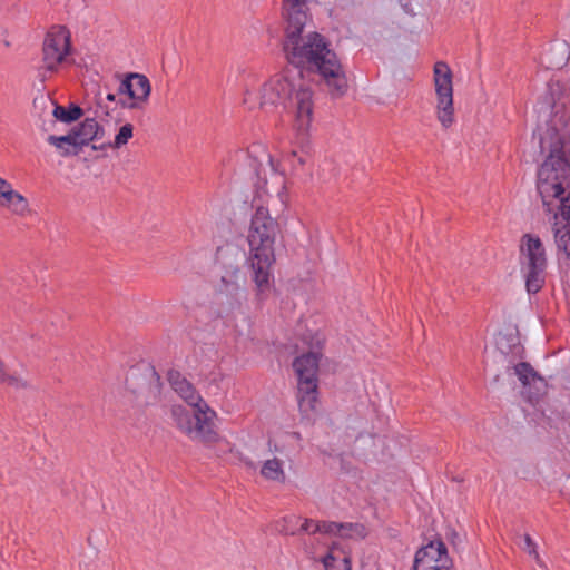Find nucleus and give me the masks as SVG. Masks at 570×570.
Segmentation results:
<instances>
[{
	"mask_svg": "<svg viewBox=\"0 0 570 570\" xmlns=\"http://www.w3.org/2000/svg\"><path fill=\"white\" fill-rule=\"evenodd\" d=\"M306 1H283V17L288 23L284 51L293 66L273 75L258 90H247L244 96L249 109L258 108L266 114L291 102L293 127L299 135L307 134L314 115L313 92L299 67L315 70L332 97H342L347 90L343 67L326 39L317 32L301 36L307 21Z\"/></svg>",
	"mask_w": 570,
	"mask_h": 570,
	"instance_id": "obj_1",
	"label": "nucleus"
},
{
	"mask_svg": "<svg viewBox=\"0 0 570 570\" xmlns=\"http://www.w3.org/2000/svg\"><path fill=\"white\" fill-rule=\"evenodd\" d=\"M540 105V111H552L550 125L547 128L539 126L535 132L541 151H549L537 178V189L548 216L570 209V164L562 153L563 131L570 129V115L563 105L557 104L552 95L546 97Z\"/></svg>",
	"mask_w": 570,
	"mask_h": 570,
	"instance_id": "obj_2",
	"label": "nucleus"
},
{
	"mask_svg": "<svg viewBox=\"0 0 570 570\" xmlns=\"http://www.w3.org/2000/svg\"><path fill=\"white\" fill-rule=\"evenodd\" d=\"M277 232L278 224L271 216L268 208L257 206L247 232V263L261 295L271 288L273 282L272 267L276 261L274 245Z\"/></svg>",
	"mask_w": 570,
	"mask_h": 570,
	"instance_id": "obj_3",
	"label": "nucleus"
},
{
	"mask_svg": "<svg viewBox=\"0 0 570 570\" xmlns=\"http://www.w3.org/2000/svg\"><path fill=\"white\" fill-rule=\"evenodd\" d=\"M324 342L322 333L308 332L303 336V343L309 351L296 357L293 362L298 381V407L304 415H308L316 410L318 401L317 371Z\"/></svg>",
	"mask_w": 570,
	"mask_h": 570,
	"instance_id": "obj_4",
	"label": "nucleus"
},
{
	"mask_svg": "<svg viewBox=\"0 0 570 570\" xmlns=\"http://www.w3.org/2000/svg\"><path fill=\"white\" fill-rule=\"evenodd\" d=\"M521 273L529 293H538L546 282L547 255L538 236L525 234L520 244Z\"/></svg>",
	"mask_w": 570,
	"mask_h": 570,
	"instance_id": "obj_5",
	"label": "nucleus"
},
{
	"mask_svg": "<svg viewBox=\"0 0 570 570\" xmlns=\"http://www.w3.org/2000/svg\"><path fill=\"white\" fill-rule=\"evenodd\" d=\"M70 51V32L65 27H52L43 39L39 75L46 78L47 72L58 71L68 59Z\"/></svg>",
	"mask_w": 570,
	"mask_h": 570,
	"instance_id": "obj_6",
	"label": "nucleus"
},
{
	"mask_svg": "<svg viewBox=\"0 0 570 570\" xmlns=\"http://www.w3.org/2000/svg\"><path fill=\"white\" fill-rule=\"evenodd\" d=\"M433 80L436 95V118L444 129L454 121L452 71L446 62L438 61L433 68Z\"/></svg>",
	"mask_w": 570,
	"mask_h": 570,
	"instance_id": "obj_7",
	"label": "nucleus"
},
{
	"mask_svg": "<svg viewBox=\"0 0 570 570\" xmlns=\"http://www.w3.org/2000/svg\"><path fill=\"white\" fill-rule=\"evenodd\" d=\"M277 530L281 533L287 535H296L301 532H305L308 534L315 533H341L342 535H352L351 531L353 530L352 524L328 522V521H315L313 519H304L296 514H289L282 518L277 522Z\"/></svg>",
	"mask_w": 570,
	"mask_h": 570,
	"instance_id": "obj_8",
	"label": "nucleus"
},
{
	"mask_svg": "<svg viewBox=\"0 0 570 570\" xmlns=\"http://www.w3.org/2000/svg\"><path fill=\"white\" fill-rule=\"evenodd\" d=\"M242 259L243 252L236 245L227 244L217 249L216 262L220 268L222 288L225 291L238 288Z\"/></svg>",
	"mask_w": 570,
	"mask_h": 570,
	"instance_id": "obj_9",
	"label": "nucleus"
},
{
	"mask_svg": "<svg viewBox=\"0 0 570 570\" xmlns=\"http://www.w3.org/2000/svg\"><path fill=\"white\" fill-rule=\"evenodd\" d=\"M414 570H452V560L441 540H433L417 550Z\"/></svg>",
	"mask_w": 570,
	"mask_h": 570,
	"instance_id": "obj_10",
	"label": "nucleus"
},
{
	"mask_svg": "<svg viewBox=\"0 0 570 570\" xmlns=\"http://www.w3.org/2000/svg\"><path fill=\"white\" fill-rule=\"evenodd\" d=\"M151 91L149 79L140 73H130L118 88L119 95L128 96V101H122V107L129 109L142 108Z\"/></svg>",
	"mask_w": 570,
	"mask_h": 570,
	"instance_id": "obj_11",
	"label": "nucleus"
},
{
	"mask_svg": "<svg viewBox=\"0 0 570 570\" xmlns=\"http://www.w3.org/2000/svg\"><path fill=\"white\" fill-rule=\"evenodd\" d=\"M558 250L570 258V208L548 215Z\"/></svg>",
	"mask_w": 570,
	"mask_h": 570,
	"instance_id": "obj_12",
	"label": "nucleus"
},
{
	"mask_svg": "<svg viewBox=\"0 0 570 570\" xmlns=\"http://www.w3.org/2000/svg\"><path fill=\"white\" fill-rule=\"evenodd\" d=\"M196 409L193 414V425L190 438L199 440H209L214 434V417L215 412L209 409L205 401L199 402L197 405H193Z\"/></svg>",
	"mask_w": 570,
	"mask_h": 570,
	"instance_id": "obj_13",
	"label": "nucleus"
},
{
	"mask_svg": "<svg viewBox=\"0 0 570 570\" xmlns=\"http://www.w3.org/2000/svg\"><path fill=\"white\" fill-rule=\"evenodd\" d=\"M168 382L171 389L190 406L204 401L193 384L180 372L169 371Z\"/></svg>",
	"mask_w": 570,
	"mask_h": 570,
	"instance_id": "obj_14",
	"label": "nucleus"
},
{
	"mask_svg": "<svg viewBox=\"0 0 570 570\" xmlns=\"http://www.w3.org/2000/svg\"><path fill=\"white\" fill-rule=\"evenodd\" d=\"M0 207L14 216L24 217L30 213L29 200L10 184L0 195Z\"/></svg>",
	"mask_w": 570,
	"mask_h": 570,
	"instance_id": "obj_15",
	"label": "nucleus"
},
{
	"mask_svg": "<svg viewBox=\"0 0 570 570\" xmlns=\"http://www.w3.org/2000/svg\"><path fill=\"white\" fill-rule=\"evenodd\" d=\"M325 570H352L351 553L342 544L334 542L322 558Z\"/></svg>",
	"mask_w": 570,
	"mask_h": 570,
	"instance_id": "obj_16",
	"label": "nucleus"
},
{
	"mask_svg": "<svg viewBox=\"0 0 570 570\" xmlns=\"http://www.w3.org/2000/svg\"><path fill=\"white\" fill-rule=\"evenodd\" d=\"M71 132L80 149L90 141L100 140L105 136L104 128L94 118H86L81 124L72 128Z\"/></svg>",
	"mask_w": 570,
	"mask_h": 570,
	"instance_id": "obj_17",
	"label": "nucleus"
},
{
	"mask_svg": "<svg viewBox=\"0 0 570 570\" xmlns=\"http://www.w3.org/2000/svg\"><path fill=\"white\" fill-rule=\"evenodd\" d=\"M157 382L158 377L153 370H149L146 374H139L132 371L130 376L127 377L126 385L132 394L139 397L150 392L153 389L155 390Z\"/></svg>",
	"mask_w": 570,
	"mask_h": 570,
	"instance_id": "obj_18",
	"label": "nucleus"
},
{
	"mask_svg": "<svg viewBox=\"0 0 570 570\" xmlns=\"http://www.w3.org/2000/svg\"><path fill=\"white\" fill-rule=\"evenodd\" d=\"M259 472L263 479L271 482L285 483L287 481L285 462L277 456L263 461Z\"/></svg>",
	"mask_w": 570,
	"mask_h": 570,
	"instance_id": "obj_19",
	"label": "nucleus"
},
{
	"mask_svg": "<svg viewBox=\"0 0 570 570\" xmlns=\"http://www.w3.org/2000/svg\"><path fill=\"white\" fill-rule=\"evenodd\" d=\"M47 141L56 147L63 157L77 155L81 150L71 131L63 136L50 135Z\"/></svg>",
	"mask_w": 570,
	"mask_h": 570,
	"instance_id": "obj_20",
	"label": "nucleus"
},
{
	"mask_svg": "<svg viewBox=\"0 0 570 570\" xmlns=\"http://www.w3.org/2000/svg\"><path fill=\"white\" fill-rule=\"evenodd\" d=\"M53 117L65 124H70L78 120L82 116V109L76 105H70L69 108L55 105Z\"/></svg>",
	"mask_w": 570,
	"mask_h": 570,
	"instance_id": "obj_21",
	"label": "nucleus"
},
{
	"mask_svg": "<svg viewBox=\"0 0 570 570\" xmlns=\"http://www.w3.org/2000/svg\"><path fill=\"white\" fill-rule=\"evenodd\" d=\"M134 136V126L129 122L122 125L118 132L115 136V139L112 141H108L107 144H104L101 147H109L112 149H120L125 145L128 144V141Z\"/></svg>",
	"mask_w": 570,
	"mask_h": 570,
	"instance_id": "obj_22",
	"label": "nucleus"
},
{
	"mask_svg": "<svg viewBox=\"0 0 570 570\" xmlns=\"http://www.w3.org/2000/svg\"><path fill=\"white\" fill-rule=\"evenodd\" d=\"M173 417L177 426L187 435L190 436L191 425L194 422L193 415L189 414L184 407L175 406L173 409Z\"/></svg>",
	"mask_w": 570,
	"mask_h": 570,
	"instance_id": "obj_23",
	"label": "nucleus"
},
{
	"mask_svg": "<svg viewBox=\"0 0 570 570\" xmlns=\"http://www.w3.org/2000/svg\"><path fill=\"white\" fill-rule=\"evenodd\" d=\"M514 372L523 386L530 385L537 380L542 381V379L534 372L531 365L524 362L517 364L514 366Z\"/></svg>",
	"mask_w": 570,
	"mask_h": 570,
	"instance_id": "obj_24",
	"label": "nucleus"
},
{
	"mask_svg": "<svg viewBox=\"0 0 570 570\" xmlns=\"http://www.w3.org/2000/svg\"><path fill=\"white\" fill-rule=\"evenodd\" d=\"M0 382L6 383L16 389H27L28 382L17 374H11L8 372L4 362L0 358Z\"/></svg>",
	"mask_w": 570,
	"mask_h": 570,
	"instance_id": "obj_25",
	"label": "nucleus"
},
{
	"mask_svg": "<svg viewBox=\"0 0 570 570\" xmlns=\"http://www.w3.org/2000/svg\"><path fill=\"white\" fill-rule=\"evenodd\" d=\"M523 543L524 544H523L522 549L524 551H527L528 554L534 559V561L541 569L548 570L547 564L543 562V560L539 556L537 544L533 542V540L531 539V537L529 534L523 535Z\"/></svg>",
	"mask_w": 570,
	"mask_h": 570,
	"instance_id": "obj_26",
	"label": "nucleus"
},
{
	"mask_svg": "<svg viewBox=\"0 0 570 570\" xmlns=\"http://www.w3.org/2000/svg\"><path fill=\"white\" fill-rule=\"evenodd\" d=\"M286 161L291 164L293 175H297L299 169L307 164L308 157L306 155H297L296 151H292L286 156Z\"/></svg>",
	"mask_w": 570,
	"mask_h": 570,
	"instance_id": "obj_27",
	"label": "nucleus"
},
{
	"mask_svg": "<svg viewBox=\"0 0 570 570\" xmlns=\"http://www.w3.org/2000/svg\"><path fill=\"white\" fill-rule=\"evenodd\" d=\"M266 160H267V165L269 166V169L273 174H277L278 173V163L269 155V154H266Z\"/></svg>",
	"mask_w": 570,
	"mask_h": 570,
	"instance_id": "obj_28",
	"label": "nucleus"
},
{
	"mask_svg": "<svg viewBox=\"0 0 570 570\" xmlns=\"http://www.w3.org/2000/svg\"><path fill=\"white\" fill-rule=\"evenodd\" d=\"M284 438L288 441H294L295 443L299 444L302 438H301V434L298 432H291V433H286L284 435Z\"/></svg>",
	"mask_w": 570,
	"mask_h": 570,
	"instance_id": "obj_29",
	"label": "nucleus"
},
{
	"mask_svg": "<svg viewBox=\"0 0 570 570\" xmlns=\"http://www.w3.org/2000/svg\"><path fill=\"white\" fill-rule=\"evenodd\" d=\"M11 183L0 176V195L9 187Z\"/></svg>",
	"mask_w": 570,
	"mask_h": 570,
	"instance_id": "obj_30",
	"label": "nucleus"
},
{
	"mask_svg": "<svg viewBox=\"0 0 570 570\" xmlns=\"http://www.w3.org/2000/svg\"><path fill=\"white\" fill-rule=\"evenodd\" d=\"M278 197L281 198V202H282L283 204H285V203H286V200H287V195H286V193H285V186H284V184L282 185L281 190L278 191Z\"/></svg>",
	"mask_w": 570,
	"mask_h": 570,
	"instance_id": "obj_31",
	"label": "nucleus"
},
{
	"mask_svg": "<svg viewBox=\"0 0 570 570\" xmlns=\"http://www.w3.org/2000/svg\"><path fill=\"white\" fill-rule=\"evenodd\" d=\"M282 450H283V444H278V443L274 444V451L275 452H282Z\"/></svg>",
	"mask_w": 570,
	"mask_h": 570,
	"instance_id": "obj_32",
	"label": "nucleus"
},
{
	"mask_svg": "<svg viewBox=\"0 0 570 570\" xmlns=\"http://www.w3.org/2000/svg\"><path fill=\"white\" fill-rule=\"evenodd\" d=\"M106 98H107V100H109V101H115V100H116V96H115V94H108V95L106 96Z\"/></svg>",
	"mask_w": 570,
	"mask_h": 570,
	"instance_id": "obj_33",
	"label": "nucleus"
}]
</instances>
